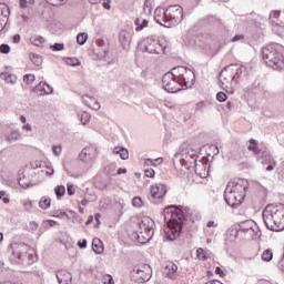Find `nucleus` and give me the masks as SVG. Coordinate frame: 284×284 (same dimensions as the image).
Instances as JSON below:
<instances>
[{
  "instance_id": "16",
  "label": "nucleus",
  "mask_w": 284,
  "mask_h": 284,
  "mask_svg": "<svg viewBox=\"0 0 284 284\" xmlns=\"http://www.w3.org/2000/svg\"><path fill=\"white\" fill-rule=\"evenodd\" d=\"M152 199H163L168 192L165 184H154L150 187Z\"/></svg>"
},
{
  "instance_id": "45",
  "label": "nucleus",
  "mask_w": 284,
  "mask_h": 284,
  "mask_svg": "<svg viewBox=\"0 0 284 284\" xmlns=\"http://www.w3.org/2000/svg\"><path fill=\"white\" fill-rule=\"evenodd\" d=\"M247 150H248L250 152H253V154H254L255 156H257L258 152L261 151V148H258V145H256V144H252V145H248V146H247Z\"/></svg>"
},
{
  "instance_id": "49",
  "label": "nucleus",
  "mask_w": 284,
  "mask_h": 284,
  "mask_svg": "<svg viewBox=\"0 0 284 284\" xmlns=\"http://www.w3.org/2000/svg\"><path fill=\"white\" fill-rule=\"evenodd\" d=\"M52 216H54L55 219H63V216H65V212L61 210H55L52 212Z\"/></svg>"
},
{
  "instance_id": "33",
  "label": "nucleus",
  "mask_w": 284,
  "mask_h": 284,
  "mask_svg": "<svg viewBox=\"0 0 284 284\" xmlns=\"http://www.w3.org/2000/svg\"><path fill=\"white\" fill-rule=\"evenodd\" d=\"M54 194L57 199H61L62 196L65 195V186L63 185H58L54 187Z\"/></svg>"
},
{
  "instance_id": "2",
  "label": "nucleus",
  "mask_w": 284,
  "mask_h": 284,
  "mask_svg": "<svg viewBox=\"0 0 284 284\" xmlns=\"http://www.w3.org/2000/svg\"><path fill=\"white\" fill-rule=\"evenodd\" d=\"M164 219V235L168 241H175L183 231V223L185 222V211L183 207L176 205L166 206L163 211Z\"/></svg>"
},
{
  "instance_id": "54",
  "label": "nucleus",
  "mask_w": 284,
  "mask_h": 284,
  "mask_svg": "<svg viewBox=\"0 0 284 284\" xmlns=\"http://www.w3.org/2000/svg\"><path fill=\"white\" fill-rule=\"evenodd\" d=\"M245 39V36L243 34H236L232 38V42L236 43V41H243Z\"/></svg>"
},
{
  "instance_id": "20",
  "label": "nucleus",
  "mask_w": 284,
  "mask_h": 284,
  "mask_svg": "<svg viewBox=\"0 0 284 284\" xmlns=\"http://www.w3.org/2000/svg\"><path fill=\"white\" fill-rule=\"evenodd\" d=\"M82 101L84 105L91 108V110H101V104L99 103V100H97V98L94 97L83 95Z\"/></svg>"
},
{
  "instance_id": "21",
  "label": "nucleus",
  "mask_w": 284,
  "mask_h": 284,
  "mask_svg": "<svg viewBox=\"0 0 284 284\" xmlns=\"http://www.w3.org/2000/svg\"><path fill=\"white\" fill-rule=\"evenodd\" d=\"M243 234L246 236V239H260L261 237V230H258V226H250V229H242Z\"/></svg>"
},
{
  "instance_id": "48",
  "label": "nucleus",
  "mask_w": 284,
  "mask_h": 284,
  "mask_svg": "<svg viewBox=\"0 0 284 284\" xmlns=\"http://www.w3.org/2000/svg\"><path fill=\"white\" fill-rule=\"evenodd\" d=\"M29 6H33L34 0H20V8L26 9Z\"/></svg>"
},
{
  "instance_id": "3",
  "label": "nucleus",
  "mask_w": 284,
  "mask_h": 284,
  "mask_svg": "<svg viewBox=\"0 0 284 284\" xmlns=\"http://www.w3.org/2000/svg\"><path fill=\"white\" fill-rule=\"evenodd\" d=\"M263 221L271 232H283L284 230V204H268L263 211Z\"/></svg>"
},
{
  "instance_id": "46",
  "label": "nucleus",
  "mask_w": 284,
  "mask_h": 284,
  "mask_svg": "<svg viewBox=\"0 0 284 284\" xmlns=\"http://www.w3.org/2000/svg\"><path fill=\"white\" fill-rule=\"evenodd\" d=\"M0 52L1 54H10V45L9 44H1L0 45Z\"/></svg>"
},
{
  "instance_id": "13",
  "label": "nucleus",
  "mask_w": 284,
  "mask_h": 284,
  "mask_svg": "<svg viewBox=\"0 0 284 284\" xmlns=\"http://www.w3.org/2000/svg\"><path fill=\"white\" fill-rule=\"evenodd\" d=\"M255 156L257 161L262 163V165L270 164V163H273V165H276V161H274V156H272V153L265 146H261L260 152Z\"/></svg>"
},
{
  "instance_id": "51",
  "label": "nucleus",
  "mask_w": 284,
  "mask_h": 284,
  "mask_svg": "<svg viewBox=\"0 0 284 284\" xmlns=\"http://www.w3.org/2000/svg\"><path fill=\"white\" fill-rule=\"evenodd\" d=\"M61 151H62L61 145H53L52 146V152L55 156H61Z\"/></svg>"
},
{
  "instance_id": "63",
  "label": "nucleus",
  "mask_w": 284,
  "mask_h": 284,
  "mask_svg": "<svg viewBox=\"0 0 284 284\" xmlns=\"http://www.w3.org/2000/svg\"><path fill=\"white\" fill-rule=\"evenodd\" d=\"M24 207H27V210L32 209V201L24 202Z\"/></svg>"
},
{
  "instance_id": "23",
  "label": "nucleus",
  "mask_w": 284,
  "mask_h": 284,
  "mask_svg": "<svg viewBox=\"0 0 284 284\" xmlns=\"http://www.w3.org/2000/svg\"><path fill=\"white\" fill-rule=\"evenodd\" d=\"M149 21L146 19L136 18L134 20L135 31L141 32L144 28H148Z\"/></svg>"
},
{
  "instance_id": "35",
  "label": "nucleus",
  "mask_w": 284,
  "mask_h": 284,
  "mask_svg": "<svg viewBox=\"0 0 284 284\" xmlns=\"http://www.w3.org/2000/svg\"><path fill=\"white\" fill-rule=\"evenodd\" d=\"M3 77H4V81L7 82V83H17V77L16 75H13V74H8V73H1V78L3 79Z\"/></svg>"
},
{
  "instance_id": "40",
  "label": "nucleus",
  "mask_w": 284,
  "mask_h": 284,
  "mask_svg": "<svg viewBox=\"0 0 284 284\" xmlns=\"http://www.w3.org/2000/svg\"><path fill=\"white\" fill-rule=\"evenodd\" d=\"M18 185H20V187H22L23 190H28V187H30V181L26 180V178H20V180L18 181Z\"/></svg>"
},
{
  "instance_id": "1",
  "label": "nucleus",
  "mask_w": 284,
  "mask_h": 284,
  "mask_svg": "<svg viewBox=\"0 0 284 284\" xmlns=\"http://www.w3.org/2000/svg\"><path fill=\"white\" fill-rule=\"evenodd\" d=\"M196 81V75L194 71L185 67L173 68L171 72H168L162 78V85L165 92L170 94H176L181 90H187L192 88Z\"/></svg>"
},
{
  "instance_id": "18",
  "label": "nucleus",
  "mask_w": 284,
  "mask_h": 284,
  "mask_svg": "<svg viewBox=\"0 0 284 284\" xmlns=\"http://www.w3.org/2000/svg\"><path fill=\"white\" fill-rule=\"evenodd\" d=\"M119 42L123 50H130V44L132 43V36L125 30H121L119 33Z\"/></svg>"
},
{
  "instance_id": "25",
  "label": "nucleus",
  "mask_w": 284,
  "mask_h": 284,
  "mask_svg": "<svg viewBox=\"0 0 284 284\" xmlns=\"http://www.w3.org/2000/svg\"><path fill=\"white\" fill-rule=\"evenodd\" d=\"M44 41H45V39H43V37L37 36V34L31 36V38H30V43L32 45H36L37 48L43 45Z\"/></svg>"
},
{
  "instance_id": "12",
  "label": "nucleus",
  "mask_w": 284,
  "mask_h": 284,
  "mask_svg": "<svg viewBox=\"0 0 284 284\" xmlns=\"http://www.w3.org/2000/svg\"><path fill=\"white\" fill-rule=\"evenodd\" d=\"M144 48L149 54H161L164 50V47L159 42V40L153 38H148L144 41Z\"/></svg>"
},
{
  "instance_id": "14",
  "label": "nucleus",
  "mask_w": 284,
  "mask_h": 284,
  "mask_svg": "<svg viewBox=\"0 0 284 284\" xmlns=\"http://www.w3.org/2000/svg\"><path fill=\"white\" fill-rule=\"evenodd\" d=\"M80 161H83L84 163H90V161H94V159H97V146L94 145H89L85 146L80 155Z\"/></svg>"
},
{
  "instance_id": "56",
  "label": "nucleus",
  "mask_w": 284,
  "mask_h": 284,
  "mask_svg": "<svg viewBox=\"0 0 284 284\" xmlns=\"http://www.w3.org/2000/svg\"><path fill=\"white\" fill-rule=\"evenodd\" d=\"M78 246L80 247V250H84V247H88V240L79 241Z\"/></svg>"
},
{
  "instance_id": "37",
  "label": "nucleus",
  "mask_w": 284,
  "mask_h": 284,
  "mask_svg": "<svg viewBox=\"0 0 284 284\" xmlns=\"http://www.w3.org/2000/svg\"><path fill=\"white\" fill-rule=\"evenodd\" d=\"M250 227H254V223L253 222H243L240 225V230L237 231V234H243V229L244 230H250Z\"/></svg>"
},
{
  "instance_id": "17",
  "label": "nucleus",
  "mask_w": 284,
  "mask_h": 284,
  "mask_svg": "<svg viewBox=\"0 0 284 284\" xmlns=\"http://www.w3.org/2000/svg\"><path fill=\"white\" fill-rule=\"evenodd\" d=\"M178 271L179 266L174 264V262L168 261L164 263V274L168 278H171V281H174L176 278Z\"/></svg>"
},
{
  "instance_id": "59",
  "label": "nucleus",
  "mask_w": 284,
  "mask_h": 284,
  "mask_svg": "<svg viewBox=\"0 0 284 284\" xmlns=\"http://www.w3.org/2000/svg\"><path fill=\"white\" fill-rule=\"evenodd\" d=\"M29 227L34 232L39 227V224L33 221V222H30Z\"/></svg>"
},
{
  "instance_id": "52",
  "label": "nucleus",
  "mask_w": 284,
  "mask_h": 284,
  "mask_svg": "<svg viewBox=\"0 0 284 284\" xmlns=\"http://www.w3.org/2000/svg\"><path fill=\"white\" fill-rule=\"evenodd\" d=\"M144 174H145V176H146L148 179H154L155 172H154L153 169H146V170L144 171Z\"/></svg>"
},
{
  "instance_id": "6",
  "label": "nucleus",
  "mask_w": 284,
  "mask_h": 284,
  "mask_svg": "<svg viewBox=\"0 0 284 284\" xmlns=\"http://www.w3.org/2000/svg\"><path fill=\"white\" fill-rule=\"evenodd\" d=\"M284 49L281 44H268L262 49V59L273 70H284Z\"/></svg>"
},
{
  "instance_id": "32",
  "label": "nucleus",
  "mask_w": 284,
  "mask_h": 284,
  "mask_svg": "<svg viewBox=\"0 0 284 284\" xmlns=\"http://www.w3.org/2000/svg\"><path fill=\"white\" fill-rule=\"evenodd\" d=\"M91 119H92V115H90V113H88L87 111H83L81 113L80 121H81L82 125H88V123H90Z\"/></svg>"
},
{
  "instance_id": "39",
  "label": "nucleus",
  "mask_w": 284,
  "mask_h": 284,
  "mask_svg": "<svg viewBox=\"0 0 284 284\" xmlns=\"http://www.w3.org/2000/svg\"><path fill=\"white\" fill-rule=\"evenodd\" d=\"M50 49L53 50V52H61L62 50H65V44L54 43L50 45Z\"/></svg>"
},
{
  "instance_id": "47",
  "label": "nucleus",
  "mask_w": 284,
  "mask_h": 284,
  "mask_svg": "<svg viewBox=\"0 0 284 284\" xmlns=\"http://www.w3.org/2000/svg\"><path fill=\"white\" fill-rule=\"evenodd\" d=\"M205 101H200L195 104V111L196 112H202V110H205Z\"/></svg>"
},
{
  "instance_id": "28",
  "label": "nucleus",
  "mask_w": 284,
  "mask_h": 284,
  "mask_svg": "<svg viewBox=\"0 0 284 284\" xmlns=\"http://www.w3.org/2000/svg\"><path fill=\"white\" fill-rule=\"evenodd\" d=\"M92 250H105L103 241H101L99 237H94L92 241Z\"/></svg>"
},
{
  "instance_id": "44",
  "label": "nucleus",
  "mask_w": 284,
  "mask_h": 284,
  "mask_svg": "<svg viewBox=\"0 0 284 284\" xmlns=\"http://www.w3.org/2000/svg\"><path fill=\"white\" fill-rule=\"evenodd\" d=\"M34 74H26L23 77V82L27 83V85H30V83H34Z\"/></svg>"
},
{
  "instance_id": "57",
  "label": "nucleus",
  "mask_w": 284,
  "mask_h": 284,
  "mask_svg": "<svg viewBox=\"0 0 284 284\" xmlns=\"http://www.w3.org/2000/svg\"><path fill=\"white\" fill-rule=\"evenodd\" d=\"M215 274H217L219 276H221L223 278V276H225V272H223V270L221 268V266H216L215 268Z\"/></svg>"
},
{
  "instance_id": "36",
  "label": "nucleus",
  "mask_w": 284,
  "mask_h": 284,
  "mask_svg": "<svg viewBox=\"0 0 284 284\" xmlns=\"http://www.w3.org/2000/svg\"><path fill=\"white\" fill-rule=\"evenodd\" d=\"M152 1L153 0H145L143 8L144 14H152Z\"/></svg>"
},
{
  "instance_id": "58",
  "label": "nucleus",
  "mask_w": 284,
  "mask_h": 284,
  "mask_svg": "<svg viewBox=\"0 0 284 284\" xmlns=\"http://www.w3.org/2000/svg\"><path fill=\"white\" fill-rule=\"evenodd\" d=\"M278 17H281V11H273L270 14V19H278Z\"/></svg>"
},
{
  "instance_id": "11",
  "label": "nucleus",
  "mask_w": 284,
  "mask_h": 284,
  "mask_svg": "<svg viewBox=\"0 0 284 284\" xmlns=\"http://www.w3.org/2000/svg\"><path fill=\"white\" fill-rule=\"evenodd\" d=\"M193 165L195 168V174H197V176H200L201 179L210 176V164L207 163V159L201 158L200 160H195V163Z\"/></svg>"
},
{
  "instance_id": "22",
  "label": "nucleus",
  "mask_w": 284,
  "mask_h": 284,
  "mask_svg": "<svg viewBox=\"0 0 284 284\" xmlns=\"http://www.w3.org/2000/svg\"><path fill=\"white\" fill-rule=\"evenodd\" d=\"M34 92H40V94H52L54 92V89L47 82H40L36 88L33 89Z\"/></svg>"
},
{
  "instance_id": "15",
  "label": "nucleus",
  "mask_w": 284,
  "mask_h": 284,
  "mask_svg": "<svg viewBox=\"0 0 284 284\" xmlns=\"http://www.w3.org/2000/svg\"><path fill=\"white\" fill-rule=\"evenodd\" d=\"M199 159H201V156L196 153L195 150L187 149L185 152V158L180 159V163L181 165H187V163L192 165V163L194 164L195 161H199Z\"/></svg>"
},
{
  "instance_id": "50",
  "label": "nucleus",
  "mask_w": 284,
  "mask_h": 284,
  "mask_svg": "<svg viewBox=\"0 0 284 284\" xmlns=\"http://www.w3.org/2000/svg\"><path fill=\"white\" fill-rule=\"evenodd\" d=\"M103 283H104V284H114V278H113L112 275H110V274L104 275V277H103Z\"/></svg>"
},
{
  "instance_id": "34",
  "label": "nucleus",
  "mask_w": 284,
  "mask_h": 284,
  "mask_svg": "<svg viewBox=\"0 0 284 284\" xmlns=\"http://www.w3.org/2000/svg\"><path fill=\"white\" fill-rule=\"evenodd\" d=\"M30 60L32 61L33 65H41V63H43V59L41 58V55L32 53L30 54Z\"/></svg>"
},
{
  "instance_id": "42",
  "label": "nucleus",
  "mask_w": 284,
  "mask_h": 284,
  "mask_svg": "<svg viewBox=\"0 0 284 284\" xmlns=\"http://www.w3.org/2000/svg\"><path fill=\"white\" fill-rule=\"evenodd\" d=\"M133 207H143V200L139 196L133 197L132 200Z\"/></svg>"
},
{
  "instance_id": "60",
  "label": "nucleus",
  "mask_w": 284,
  "mask_h": 284,
  "mask_svg": "<svg viewBox=\"0 0 284 284\" xmlns=\"http://www.w3.org/2000/svg\"><path fill=\"white\" fill-rule=\"evenodd\" d=\"M45 174H47L48 176H52V174H54V168L48 166Z\"/></svg>"
},
{
  "instance_id": "9",
  "label": "nucleus",
  "mask_w": 284,
  "mask_h": 284,
  "mask_svg": "<svg viewBox=\"0 0 284 284\" xmlns=\"http://www.w3.org/2000/svg\"><path fill=\"white\" fill-rule=\"evenodd\" d=\"M232 68L234 67H230L226 65L220 73V83H222V88L223 90H225L226 92H229V94H234V88L236 85V82H234V79H236V75L234 74V72H232Z\"/></svg>"
},
{
  "instance_id": "64",
  "label": "nucleus",
  "mask_w": 284,
  "mask_h": 284,
  "mask_svg": "<svg viewBox=\"0 0 284 284\" xmlns=\"http://www.w3.org/2000/svg\"><path fill=\"white\" fill-rule=\"evenodd\" d=\"M280 270L284 272V260L280 261Z\"/></svg>"
},
{
  "instance_id": "24",
  "label": "nucleus",
  "mask_w": 284,
  "mask_h": 284,
  "mask_svg": "<svg viewBox=\"0 0 284 284\" xmlns=\"http://www.w3.org/2000/svg\"><path fill=\"white\" fill-rule=\"evenodd\" d=\"M229 67H233L232 72L236 77H241V74L245 73L247 70L245 67H243L241 64H229Z\"/></svg>"
},
{
  "instance_id": "10",
  "label": "nucleus",
  "mask_w": 284,
  "mask_h": 284,
  "mask_svg": "<svg viewBox=\"0 0 284 284\" xmlns=\"http://www.w3.org/2000/svg\"><path fill=\"white\" fill-rule=\"evenodd\" d=\"M138 283H148L152 278V267L148 264H143L138 268H134Z\"/></svg>"
},
{
  "instance_id": "29",
  "label": "nucleus",
  "mask_w": 284,
  "mask_h": 284,
  "mask_svg": "<svg viewBox=\"0 0 284 284\" xmlns=\"http://www.w3.org/2000/svg\"><path fill=\"white\" fill-rule=\"evenodd\" d=\"M87 42H88V33L81 32L77 36V43L79 45H85Z\"/></svg>"
},
{
  "instance_id": "7",
  "label": "nucleus",
  "mask_w": 284,
  "mask_h": 284,
  "mask_svg": "<svg viewBox=\"0 0 284 284\" xmlns=\"http://www.w3.org/2000/svg\"><path fill=\"white\" fill-rule=\"evenodd\" d=\"M8 256L11 263H14L18 265L21 263H28V265H32V263H36V261L39 260L37 255V250H29L22 253L20 250H9Z\"/></svg>"
},
{
  "instance_id": "38",
  "label": "nucleus",
  "mask_w": 284,
  "mask_h": 284,
  "mask_svg": "<svg viewBox=\"0 0 284 284\" xmlns=\"http://www.w3.org/2000/svg\"><path fill=\"white\" fill-rule=\"evenodd\" d=\"M120 158L122 159V161H128V159H130V152L128 151V149L123 146L120 148Z\"/></svg>"
},
{
  "instance_id": "19",
  "label": "nucleus",
  "mask_w": 284,
  "mask_h": 284,
  "mask_svg": "<svg viewBox=\"0 0 284 284\" xmlns=\"http://www.w3.org/2000/svg\"><path fill=\"white\" fill-rule=\"evenodd\" d=\"M55 276L59 284H72V274L65 270L58 271Z\"/></svg>"
},
{
  "instance_id": "8",
  "label": "nucleus",
  "mask_w": 284,
  "mask_h": 284,
  "mask_svg": "<svg viewBox=\"0 0 284 284\" xmlns=\"http://www.w3.org/2000/svg\"><path fill=\"white\" fill-rule=\"evenodd\" d=\"M154 236V220L149 216L142 219L139 224L138 239L140 243H148Z\"/></svg>"
},
{
  "instance_id": "41",
  "label": "nucleus",
  "mask_w": 284,
  "mask_h": 284,
  "mask_svg": "<svg viewBox=\"0 0 284 284\" xmlns=\"http://www.w3.org/2000/svg\"><path fill=\"white\" fill-rule=\"evenodd\" d=\"M196 257L199 261H205L207 258V252L205 250H196Z\"/></svg>"
},
{
  "instance_id": "53",
  "label": "nucleus",
  "mask_w": 284,
  "mask_h": 284,
  "mask_svg": "<svg viewBox=\"0 0 284 284\" xmlns=\"http://www.w3.org/2000/svg\"><path fill=\"white\" fill-rule=\"evenodd\" d=\"M67 194L69 196H74V185H72V184L67 185Z\"/></svg>"
},
{
  "instance_id": "55",
  "label": "nucleus",
  "mask_w": 284,
  "mask_h": 284,
  "mask_svg": "<svg viewBox=\"0 0 284 284\" xmlns=\"http://www.w3.org/2000/svg\"><path fill=\"white\" fill-rule=\"evenodd\" d=\"M110 3H112V0H105V1L102 3L104 10H112V6H111Z\"/></svg>"
},
{
  "instance_id": "5",
  "label": "nucleus",
  "mask_w": 284,
  "mask_h": 284,
  "mask_svg": "<svg viewBox=\"0 0 284 284\" xmlns=\"http://www.w3.org/2000/svg\"><path fill=\"white\" fill-rule=\"evenodd\" d=\"M154 19L164 28H174L183 21V8L179 4L170 6L168 9H155Z\"/></svg>"
},
{
  "instance_id": "31",
  "label": "nucleus",
  "mask_w": 284,
  "mask_h": 284,
  "mask_svg": "<svg viewBox=\"0 0 284 284\" xmlns=\"http://www.w3.org/2000/svg\"><path fill=\"white\" fill-rule=\"evenodd\" d=\"M274 258V253H272V250H265L262 253V261H265L266 263H270Z\"/></svg>"
},
{
  "instance_id": "61",
  "label": "nucleus",
  "mask_w": 284,
  "mask_h": 284,
  "mask_svg": "<svg viewBox=\"0 0 284 284\" xmlns=\"http://www.w3.org/2000/svg\"><path fill=\"white\" fill-rule=\"evenodd\" d=\"M21 42V34L17 33L13 36V43H20Z\"/></svg>"
},
{
  "instance_id": "43",
  "label": "nucleus",
  "mask_w": 284,
  "mask_h": 284,
  "mask_svg": "<svg viewBox=\"0 0 284 284\" xmlns=\"http://www.w3.org/2000/svg\"><path fill=\"white\" fill-rule=\"evenodd\" d=\"M216 99L220 103H225V101H227V94H225V92H217L216 94Z\"/></svg>"
},
{
  "instance_id": "4",
  "label": "nucleus",
  "mask_w": 284,
  "mask_h": 284,
  "mask_svg": "<svg viewBox=\"0 0 284 284\" xmlns=\"http://www.w3.org/2000/svg\"><path fill=\"white\" fill-rule=\"evenodd\" d=\"M247 180L240 179L236 182L229 183L224 191V201L230 207H239L245 201L247 194Z\"/></svg>"
},
{
  "instance_id": "27",
  "label": "nucleus",
  "mask_w": 284,
  "mask_h": 284,
  "mask_svg": "<svg viewBox=\"0 0 284 284\" xmlns=\"http://www.w3.org/2000/svg\"><path fill=\"white\" fill-rule=\"evenodd\" d=\"M19 139H21V133H19L18 130L11 131V133L6 136V140L9 143H12V141H19Z\"/></svg>"
},
{
  "instance_id": "30",
  "label": "nucleus",
  "mask_w": 284,
  "mask_h": 284,
  "mask_svg": "<svg viewBox=\"0 0 284 284\" xmlns=\"http://www.w3.org/2000/svg\"><path fill=\"white\" fill-rule=\"evenodd\" d=\"M64 62L67 63V65H72L73 68H75L77 65H81V61L79 60V58H64Z\"/></svg>"
},
{
  "instance_id": "26",
  "label": "nucleus",
  "mask_w": 284,
  "mask_h": 284,
  "mask_svg": "<svg viewBox=\"0 0 284 284\" xmlns=\"http://www.w3.org/2000/svg\"><path fill=\"white\" fill-rule=\"evenodd\" d=\"M50 205H52V200L48 196H43L39 202V207H41V210H48Z\"/></svg>"
},
{
  "instance_id": "62",
  "label": "nucleus",
  "mask_w": 284,
  "mask_h": 284,
  "mask_svg": "<svg viewBox=\"0 0 284 284\" xmlns=\"http://www.w3.org/2000/svg\"><path fill=\"white\" fill-rule=\"evenodd\" d=\"M225 108H226V110L230 112V111H232V108H234V103H232L231 101H229V102H226Z\"/></svg>"
}]
</instances>
